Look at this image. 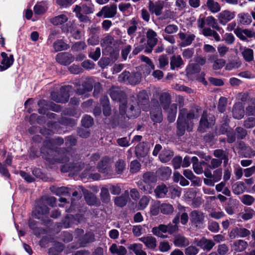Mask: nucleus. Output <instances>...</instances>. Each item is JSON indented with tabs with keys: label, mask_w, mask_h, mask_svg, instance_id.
<instances>
[{
	"label": "nucleus",
	"mask_w": 255,
	"mask_h": 255,
	"mask_svg": "<svg viewBox=\"0 0 255 255\" xmlns=\"http://www.w3.org/2000/svg\"><path fill=\"white\" fill-rule=\"evenodd\" d=\"M74 57L68 53L62 52L58 53L56 57V60L59 63L67 65L70 64L74 61Z\"/></svg>",
	"instance_id": "12"
},
{
	"label": "nucleus",
	"mask_w": 255,
	"mask_h": 255,
	"mask_svg": "<svg viewBox=\"0 0 255 255\" xmlns=\"http://www.w3.org/2000/svg\"><path fill=\"white\" fill-rule=\"evenodd\" d=\"M237 137L239 138L243 139L247 135V131L242 128H237L236 129Z\"/></svg>",
	"instance_id": "63"
},
{
	"label": "nucleus",
	"mask_w": 255,
	"mask_h": 255,
	"mask_svg": "<svg viewBox=\"0 0 255 255\" xmlns=\"http://www.w3.org/2000/svg\"><path fill=\"white\" fill-rule=\"evenodd\" d=\"M226 62L222 59L216 58L213 63V68L215 70H218L224 66Z\"/></svg>",
	"instance_id": "49"
},
{
	"label": "nucleus",
	"mask_w": 255,
	"mask_h": 255,
	"mask_svg": "<svg viewBox=\"0 0 255 255\" xmlns=\"http://www.w3.org/2000/svg\"><path fill=\"white\" fill-rule=\"evenodd\" d=\"M72 87L70 86L62 87L60 89V93L58 95L55 93L51 94L52 99L57 103H66L69 97V92L71 91Z\"/></svg>",
	"instance_id": "8"
},
{
	"label": "nucleus",
	"mask_w": 255,
	"mask_h": 255,
	"mask_svg": "<svg viewBox=\"0 0 255 255\" xmlns=\"http://www.w3.org/2000/svg\"><path fill=\"white\" fill-rule=\"evenodd\" d=\"M183 64V61L180 56H173L170 59V66L172 70L178 68Z\"/></svg>",
	"instance_id": "30"
},
{
	"label": "nucleus",
	"mask_w": 255,
	"mask_h": 255,
	"mask_svg": "<svg viewBox=\"0 0 255 255\" xmlns=\"http://www.w3.org/2000/svg\"><path fill=\"white\" fill-rule=\"evenodd\" d=\"M160 211L164 214H171L174 210V208L172 205L167 203H163L159 206Z\"/></svg>",
	"instance_id": "39"
},
{
	"label": "nucleus",
	"mask_w": 255,
	"mask_h": 255,
	"mask_svg": "<svg viewBox=\"0 0 255 255\" xmlns=\"http://www.w3.org/2000/svg\"><path fill=\"white\" fill-rule=\"evenodd\" d=\"M214 155L215 157L219 158L220 160H224L225 165L228 163V159L226 153L222 150L217 149L214 151Z\"/></svg>",
	"instance_id": "40"
},
{
	"label": "nucleus",
	"mask_w": 255,
	"mask_h": 255,
	"mask_svg": "<svg viewBox=\"0 0 255 255\" xmlns=\"http://www.w3.org/2000/svg\"><path fill=\"white\" fill-rule=\"evenodd\" d=\"M150 200L149 197L144 196L140 200L139 202L138 209L142 210L146 207Z\"/></svg>",
	"instance_id": "46"
},
{
	"label": "nucleus",
	"mask_w": 255,
	"mask_h": 255,
	"mask_svg": "<svg viewBox=\"0 0 255 255\" xmlns=\"http://www.w3.org/2000/svg\"><path fill=\"white\" fill-rule=\"evenodd\" d=\"M173 156V153L172 151L169 149H164L160 154L159 158L162 162H167L171 159Z\"/></svg>",
	"instance_id": "29"
},
{
	"label": "nucleus",
	"mask_w": 255,
	"mask_h": 255,
	"mask_svg": "<svg viewBox=\"0 0 255 255\" xmlns=\"http://www.w3.org/2000/svg\"><path fill=\"white\" fill-rule=\"evenodd\" d=\"M139 240L143 243L148 248L154 249L156 247V240L155 238L152 236L142 237Z\"/></svg>",
	"instance_id": "20"
},
{
	"label": "nucleus",
	"mask_w": 255,
	"mask_h": 255,
	"mask_svg": "<svg viewBox=\"0 0 255 255\" xmlns=\"http://www.w3.org/2000/svg\"><path fill=\"white\" fill-rule=\"evenodd\" d=\"M178 227L176 225L173 226L171 224L168 225H160L158 227H154L152 228V233L160 238H166L167 236L164 235V234L169 233L172 234L177 230Z\"/></svg>",
	"instance_id": "5"
},
{
	"label": "nucleus",
	"mask_w": 255,
	"mask_h": 255,
	"mask_svg": "<svg viewBox=\"0 0 255 255\" xmlns=\"http://www.w3.org/2000/svg\"><path fill=\"white\" fill-rule=\"evenodd\" d=\"M235 16L236 12L229 10H224L218 14L217 18L220 23L225 25L228 22L233 19Z\"/></svg>",
	"instance_id": "9"
},
{
	"label": "nucleus",
	"mask_w": 255,
	"mask_h": 255,
	"mask_svg": "<svg viewBox=\"0 0 255 255\" xmlns=\"http://www.w3.org/2000/svg\"><path fill=\"white\" fill-rule=\"evenodd\" d=\"M246 114L248 115H255V100L252 102L246 108Z\"/></svg>",
	"instance_id": "57"
},
{
	"label": "nucleus",
	"mask_w": 255,
	"mask_h": 255,
	"mask_svg": "<svg viewBox=\"0 0 255 255\" xmlns=\"http://www.w3.org/2000/svg\"><path fill=\"white\" fill-rule=\"evenodd\" d=\"M129 249L132 250L136 255H146L142 250V245L140 244H133L130 245Z\"/></svg>",
	"instance_id": "36"
},
{
	"label": "nucleus",
	"mask_w": 255,
	"mask_h": 255,
	"mask_svg": "<svg viewBox=\"0 0 255 255\" xmlns=\"http://www.w3.org/2000/svg\"><path fill=\"white\" fill-rule=\"evenodd\" d=\"M255 214V211L250 208H247L243 213L242 218L244 220H248L252 219Z\"/></svg>",
	"instance_id": "41"
},
{
	"label": "nucleus",
	"mask_w": 255,
	"mask_h": 255,
	"mask_svg": "<svg viewBox=\"0 0 255 255\" xmlns=\"http://www.w3.org/2000/svg\"><path fill=\"white\" fill-rule=\"evenodd\" d=\"M2 59L1 61L0 69L1 71H3L10 67L13 63V55H10L7 56V54L4 52L1 53Z\"/></svg>",
	"instance_id": "15"
},
{
	"label": "nucleus",
	"mask_w": 255,
	"mask_h": 255,
	"mask_svg": "<svg viewBox=\"0 0 255 255\" xmlns=\"http://www.w3.org/2000/svg\"><path fill=\"white\" fill-rule=\"evenodd\" d=\"M158 172L161 175L163 179L167 178L171 174V170L167 166L160 168Z\"/></svg>",
	"instance_id": "45"
},
{
	"label": "nucleus",
	"mask_w": 255,
	"mask_h": 255,
	"mask_svg": "<svg viewBox=\"0 0 255 255\" xmlns=\"http://www.w3.org/2000/svg\"><path fill=\"white\" fill-rule=\"evenodd\" d=\"M207 6L209 9L213 13H217L221 9L219 4L214 0H207Z\"/></svg>",
	"instance_id": "33"
},
{
	"label": "nucleus",
	"mask_w": 255,
	"mask_h": 255,
	"mask_svg": "<svg viewBox=\"0 0 255 255\" xmlns=\"http://www.w3.org/2000/svg\"><path fill=\"white\" fill-rule=\"evenodd\" d=\"M164 2L162 0H157L155 2L149 1L148 9L151 13L155 14L156 16L161 15L163 8Z\"/></svg>",
	"instance_id": "10"
},
{
	"label": "nucleus",
	"mask_w": 255,
	"mask_h": 255,
	"mask_svg": "<svg viewBox=\"0 0 255 255\" xmlns=\"http://www.w3.org/2000/svg\"><path fill=\"white\" fill-rule=\"evenodd\" d=\"M241 201L245 205H251L255 201V199L253 197L249 195H244L241 197Z\"/></svg>",
	"instance_id": "48"
},
{
	"label": "nucleus",
	"mask_w": 255,
	"mask_h": 255,
	"mask_svg": "<svg viewBox=\"0 0 255 255\" xmlns=\"http://www.w3.org/2000/svg\"><path fill=\"white\" fill-rule=\"evenodd\" d=\"M110 159L108 157H104L98 163L97 168L99 172L103 173H108L111 171L110 166Z\"/></svg>",
	"instance_id": "17"
},
{
	"label": "nucleus",
	"mask_w": 255,
	"mask_h": 255,
	"mask_svg": "<svg viewBox=\"0 0 255 255\" xmlns=\"http://www.w3.org/2000/svg\"><path fill=\"white\" fill-rule=\"evenodd\" d=\"M245 176L249 177L252 176L255 172V166L245 169L244 170Z\"/></svg>",
	"instance_id": "64"
},
{
	"label": "nucleus",
	"mask_w": 255,
	"mask_h": 255,
	"mask_svg": "<svg viewBox=\"0 0 255 255\" xmlns=\"http://www.w3.org/2000/svg\"><path fill=\"white\" fill-rule=\"evenodd\" d=\"M110 95L114 101L122 102L126 98L125 92L118 87H113L110 90Z\"/></svg>",
	"instance_id": "14"
},
{
	"label": "nucleus",
	"mask_w": 255,
	"mask_h": 255,
	"mask_svg": "<svg viewBox=\"0 0 255 255\" xmlns=\"http://www.w3.org/2000/svg\"><path fill=\"white\" fill-rule=\"evenodd\" d=\"M143 180L139 184V188L145 193H151L156 181L155 175L152 173L148 172L143 175Z\"/></svg>",
	"instance_id": "4"
},
{
	"label": "nucleus",
	"mask_w": 255,
	"mask_h": 255,
	"mask_svg": "<svg viewBox=\"0 0 255 255\" xmlns=\"http://www.w3.org/2000/svg\"><path fill=\"white\" fill-rule=\"evenodd\" d=\"M174 244L176 247L182 248L188 245L189 241L184 236L179 235L175 237Z\"/></svg>",
	"instance_id": "26"
},
{
	"label": "nucleus",
	"mask_w": 255,
	"mask_h": 255,
	"mask_svg": "<svg viewBox=\"0 0 255 255\" xmlns=\"http://www.w3.org/2000/svg\"><path fill=\"white\" fill-rule=\"evenodd\" d=\"M48 8V3L46 1L37 3L34 7V12L35 14L41 15L45 12Z\"/></svg>",
	"instance_id": "21"
},
{
	"label": "nucleus",
	"mask_w": 255,
	"mask_h": 255,
	"mask_svg": "<svg viewBox=\"0 0 255 255\" xmlns=\"http://www.w3.org/2000/svg\"><path fill=\"white\" fill-rule=\"evenodd\" d=\"M244 156L252 158L255 156V151L250 147H247L244 150Z\"/></svg>",
	"instance_id": "61"
},
{
	"label": "nucleus",
	"mask_w": 255,
	"mask_h": 255,
	"mask_svg": "<svg viewBox=\"0 0 255 255\" xmlns=\"http://www.w3.org/2000/svg\"><path fill=\"white\" fill-rule=\"evenodd\" d=\"M48 213L49 210L48 208L46 206H43L38 207L34 212V214L36 218L43 219L44 217H46Z\"/></svg>",
	"instance_id": "28"
},
{
	"label": "nucleus",
	"mask_w": 255,
	"mask_h": 255,
	"mask_svg": "<svg viewBox=\"0 0 255 255\" xmlns=\"http://www.w3.org/2000/svg\"><path fill=\"white\" fill-rule=\"evenodd\" d=\"M146 36L148 45L151 47H153L157 42L156 33L152 29H149L147 32Z\"/></svg>",
	"instance_id": "23"
},
{
	"label": "nucleus",
	"mask_w": 255,
	"mask_h": 255,
	"mask_svg": "<svg viewBox=\"0 0 255 255\" xmlns=\"http://www.w3.org/2000/svg\"><path fill=\"white\" fill-rule=\"evenodd\" d=\"M130 74L129 72L124 71L119 76V81L120 82H129V78Z\"/></svg>",
	"instance_id": "56"
},
{
	"label": "nucleus",
	"mask_w": 255,
	"mask_h": 255,
	"mask_svg": "<svg viewBox=\"0 0 255 255\" xmlns=\"http://www.w3.org/2000/svg\"><path fill=\"white\" fill-rule=\"evenodd\" d=\"M53 46L55 51L56 52L65 50L69 48L68 45L62 40H56L53 43Z\"/></svg>",
	"instance_id": "35"
},
{
	"label": "nucleus",
	"mask_w": 255,
	"mask_h": 255,
	"mask_svg": "<svg viewBox=\"0 0 255 255\" xmlns=\"http://www.w3.org/2000/svg\"><path fill=\"white\" fill-rule=\"evenodd\" d=\"M194 118L193 112L187 113V110L182 109L180 110L177 120V134L182 135L186 129L190 131L193 126L192 120Z\"/></svg>",
	"instance_id": "3"
},
{
	"label": "nucleus",
	"mask_w": 255,
	"mask_h": 255,
	"mask_svg": "<svg viewBox=\"0 0 255 255\" xmlns=\"http://www.w3.org/2000/svg\"><path fill=\"white\" fill-rule=\"evenodd\" d=\"M167 192L168 189L164 185L158 186L155 190V195L158 198L164 197Z\"/></svg>",
	"instance_id": "37"
},
{
	"label": "nucleus",
	"mask_w": 255,
	"mask_h": 255,
	"mask_svg": "<svg viewBox=\"0 0 255 255\" xmlns=\"http://www.w3.org/2000/svg\"><path fill=\"white\" fill-rule=\"evenodd\" d=\"M109 250L112 254L118 255H126L127 253L125 247L122 246H118L116 244H112Z\"/></svg>",
	"instance_id": "22"
},
{
	"label": "nucleus",
	"mask_w": 255,
	"mask_h": 255,
	"mask_svg": "<svg viewBox=\"0 0 255 255\" xmlns=\"http://www.w3.org/2000/svg\"><path fill=\"white\" fill-rule=\"evenodd\" d=\"M93 124V120L91 117L86 115L82 120V126L86 128L90 127Z\"/></svg>",
	"instance_id": "47"
},
{
	"label": "nucleus",
	"mask_w": 255,
	"mask_h": 255,
	"mask_svg": "<svg viewBox=\"0 0 255 255\" xmlns=\"http://www.w3.org/2000/svg\"><path fill=\"white\" fill-rule=\"evenodd\" d=\"M137 28V22L135 19L132 18L128 23V27L127 29V33L131 37H133L134 33Z\"/></svg>",
	"instance_id": "34"
},
{
	"label": "nucleus",
	"mask_w": 255,
	"mask_h": 255,
	"mask_svg": "<svg viewBox=\"0 0 255 255\" xmlns=\"http://www.w3.org/2000/svg\"><path fill=\"white\" fill-rule=\"evenodd\" d=\"M204 219L205 215L201 211L194 210L190 214L191 226L197 229H202L205 227Z\"/></svg>",
	"instance_id": "6"
},
{
	"label": "nucleus",
	"mask_w": 255,
	"mask_h": 255,
	"mask_svg": "<svg viewBox=\"0 0 255 255\" xmlns=\"http://www.w3.org/2000/svg\"><path fill=\"white\" fill-rule=\"evenodd\" d=\"M141 77V75L138 73L130 75L128 83L131 85H135L140 82Z\"/></svg>",
	"instance_id": "43"
},
{
	"label": "nucleus",
	"mask_w": 255,
	"mask_h": 255,
	"mask_svg": "<svg viewBox=\"0 0 255 255\" xmlns=\"http://www.w3.org/2000/svg\"><path fill=\"white\" fill-rule=\"evenodd\" d=\"M242 54L245 59L247 61H250L253 59L254 52L251 49L246 48L244 49Z\"/></svg>",
	"instance_id": "42"
},
{
	"label": "nucleus",
	"mask_w": 255,
	"mask_h": 255,
	"mask_svg": "<svg viewBox=\"0 0 255 255\" xmlns=\"http://www.w3.org/2000/svg\"><path fill=\"white\" fill-rule=\"evenodd\" d=\"M170 101L168 95L163 93L161 95L160 98V105L157 102H152L150 117L153 122L160 123L162 120L161 107L167 113L168 121L170 122H173L175 121L177 110V105L176 104H170Z\"/></svg>",
	"instance_id": "1"
},
{
	"label": "nucleus",
	"mask_w": 255,
	"mask_h": 255,
	"mask_svg": "<svg viewBox=\"0 0 255 255\" xmlns=\"http://www.w3.org/2000/svg\"><path fill=\"white\" fill-rule=\"evenodd\" d=\"M104 11H105V18L113 17L117 13V5L113 4L110 6H105L104 7Z\"/></svg>",
	"instance_id": "27"
},
{
	"label": "nucleus",
	"mask_w": 255,
	"mask_h": 255,
	"mask_svg": "<svg viewBox=\"0 0 255 255\" xmlns=\"http://www.w3.org/2000/svg\"><path fill=\"white\" fill-rule=\"evenodd\" d=\"M137 105L136 104H128V106L122 104L120 105V112L122 115L126 113L129 118L137 117L140 113V109L146 111L148 105V97L146 92L144 90L140 91L137 95Z\"/></svg>",
	"instance_id": "2"
},
{
	"label": "nucleus",
	"mask_w": 255,
	"mask_h": 255,
	"mask_svg": "<svg viewBox=\"0 0 255 255\" xmlns=\"http://www.w3.org/2000/svg\"><path fill=\"white\" fill-rule=\"evenodd\" d=\"M240 21L243 23L249 24L251 22V17L248 13H241L238 14Z\"/></svg>",
	"instance_id": "53"
},
{
	"label": "nucleus",
	"mask_w": 255,
	"mask_h": 255,
	"mask_svg": "<svg viewBox=\"0 0 255 255\" xmlns=\"http://www.w3.org/2000/svg\"><path fill=\"white\" fill-rule=\"evenodd\" d=\"M244 126L246 128H251L255 127V118L249 117L244 121Z\"/></svg>",
	"instance_id": "52"
},
{
	"label": "nucleus",
	"mask_w": 255,
	"mask_h": 255,
	"mask_svg": "<svg viewBox=\"0 0 255 255\" xmlns=\"http://www.w3.org/2000/svg\"><path fill=\"white\" fill-rule=\"evenodd\" d=\"M129 192L128 190L125 191L124 193L115 199V204L119 207H124L125 206L129 200Z\"/></svg>",
	"instance_id": "19"
},
{
	"label": "nucleus",
	"mask_w": 255,
	"mask_h": 255,
	"mask_svg": "<svg viewBox=\"0 0 255 255\" xmlns=\"http://www.w3.org/2000/svg\"><path fill=\"white\" fill-rule=\"evenodd\" d=\"M140 168V163L136 160L133 161L130 163V169L132 173L137 172Z\"/></svg>",
	"instance_id": "55"
},
{
	"label": "nucleus",
	"mask_w": 255,
	"mask_h": 255,
	"mask_svg": "<svg viewBox=\"0 0 255 255\" xmlns=\"http://www.w3.org/2000/svg\"><path fill=\"white\" fill-rule=\"evenodd\" d=\"M179 38L183 40L182 45L187 46L190 45L194 40L195 36L193 34H186L182 32L178 34Z\"/></svg>",
	"instance_id": "25"
},
{
	"label": "nucleus",
	"mask_w": 255,
	"mask_h": 255,
	"mask_svg": "<svg viewBox=\"0 0 255 255\" xmlns=\"http://www.w3.org/2000/svg\"><path fill=\"white\" fill-rule=\"evenodd\" d=\"M159 249L161 252H166L170 249V246L167 242H162L159 244Z\"/></svg>",
	"instance_id": "60"
},
{
	"label": "nucleus",
	"mask_w": 255,
	"mask_h": 255,
	"mask_svg": "<svg viewBox=\"0 0 255 255\" xmlns=\"http://www.w3.org/2000/svg\"><path fill=\"white\" fill-rule=\"evenodd\" d=\"M206 24L211 26L213 28H215L218 30L220 32H221V31H223L222 28H221L218 24V23L215 19V18L212 16H208L206 18Z\"/></svg>",
	"instance_id": "32"
},
{
	"label": "nucleus",
	"mask_w": 255,
	"mask_h": 255,
	"mask_svg": "<svg viewBox=\"0 0 255 255\" xmlns=\"http://www.w3.org/2000/svg\"><path fill=\"white\" fill-rule=\"evenodd\" d=\"M101 55L100 48L99 47L96 48V50L94 52H90L89 53V57L94 60L95 61L97 60Z\"/></svg>",
	"instance_id": "58"
},
{
	"label": "nucleus",
	"mask_w": 255,
	"mask_h": 255,
	"mask_svg": "<svg viewBox=\"0 0 255 255\" xmlns=\"http://www.w3.org/2000/svg\"><path fill=\"white\" fill-rule=\"evenodd\" d=\"M178 30V27L175 24H169L166 26L164 29V31L168 34H173L176 33Z\"/></svg>",
	"instance_id": "54"
},
{
	"label": "nucleus",
	"mask_w": 255,
	"mask_h": 255,
	"mask_svg": "<svg viewBox=\"0 0 255 255\" xmlns=\"http://www.w3.org/2000/svg\"><path fill=\"white\" fill-rule=\"evenodd\" d=\"M215 123V117L212 116H208L207 113L204 112L200 120L199 129L201 131L202 129L209 128L214 125Z\"/></svg>",
	"instance_id": "11"
},
{
	"label": "nucleus",
	"mask_w": 255,
	"mask_h": 255,
	"mask_svg": "<svg viewBox=\"0 0 255 255\" xmlns=\"http://www.w3.org/2000/svg\"><path fill=\"white\" fill-rule=\"evenodd\" d=\"M244 116V107L242 103H236L233 107V116L235 119L240 120Z\"/></svg>",
	"instance_id": "18"
},
{
	"label": "nucleus",
	"mask_w": 255,
	"mask_h": 255,
	"mask_svg": "<svg viewBox=\"0 0 255 255\" xmlns=\"http://www.w3.org/2000/svg\"><path fill=\"white\" fill-rule=\"evenodd\" d=\"M68 19L67 16L62 14L51 19V22L55 25H61L66 22Z\"/></svg>",
	"instance_id": "31"
},
{
	"label": "nucleus",
	"mask_w": 255,
	"mask_h": 255,
	"mask_svg": "<svg viewBox=\"0 0 255 255\" xmlns=\"http://www.w3.org/2000/svg\"><path fill=\"white\" fill-rule=\"evenodd\" d=\"M198 253V249L195 246H191L185 250L187 255H196Z\"/></svg>",
	"instance_id": "59"
},
{
	"label": "nucleus",
	"mask_w": 255,
	"mask_h": 255,
	"mask_svg": "<svg viewBox=\"0 0 255 255\" xmlns=\"http://www.w3.org/2000/svg\"><path fill=\"white\" fill-rule=\"evenodd\" d=\"M248 246V243L246 242L239 240L234 243L232 248L236 252H241L245 250Z\"/></svg>",
	"instance_id": "24"
},
{
	"label": "nucleus",
	"mask_w": 255,
	"mask_h": 255,
	"mask_svg": "<svg viewBox=\"0 0 255 255\" xmlns=\"http://www.w3.org/2000/svg\"><path fill=\"white\" fill-rule=\"evenodd\" d=\"M95 168L91 167L88 170L86 171V175L85 177H88L89 179H92L94 180H98L100 179L101 177L99 173H92L91 171H94Z\"/></svg>",
	"instance_id": "44"
},
{
	"label": "nucleus",
	"mask_w": 255,
	"mask_h": 255,
	"mask_svg": "<svg viewBox=\"0 0 255 255\" xmlns=\"http://www.w3.org/2000/svg\"><path fill=\"white\" fill-rule=\"evenodd\" d=\"M245 190L244 183L242 182H238L233 186V191L236 194L243 193Z\"/></svg>",
	"instance_id": "38"
},
{
	"label": "nucleus",
	"mask_w": 255,
	"mask_h": 255,
	"mask_svg": "<svg viewBox=\"0 0 255 255\" xmlns=\"http://www.w3.org/2000/svg\"><path fill=\"white\" fill-rule=\"evenodd\" d=\"M227 103V99L225 97H221L218 105V110L221 112L223 113L225 110Z\"/></svg>",
	"instance_id": "51"
},
{
	"label": "nucleus",
	"mask_w": 255,
	"mask_h": 255,
	"mask_svg": "<svg viewBox=\"0 0 255 255\" xmlns=\"http://www.w3.org/2000/svg\"><path fill=\"white\" fill-rule=\"evenodd\" d=\"M125 167V164L124 161L119 160L117 162L116 164V169L118 173H121L124 169Z\"/></svg>",
	"instance_id": "62"
},
{
	"label": "nucleus",
	"mask_w": 255,
	"mask_h": 255,
	"mask_svg": "<svg viewBox=\"0 0 255 255\" xmlns=\"http://www.w3.org/2000/svg\"><path fill=\"white\" fill-rule=\"evenodd\" d=\"M101 196L104 202H108L110 200L109 190L106 188H103L101 191Z\"/></svg>",
	"instance_id": "50"
},
{
	"label": "nucleus",
	"mask_w": 255,
	"mask_h": 255,
	"mask_svg": "<svg viewBox=\"0 0 255 255\" xmlns=\"http://www.w3.org/2000/svg\"><path fill=\"white\" fill-rule=\"evenodd\" d=\"M73 11L75 12L76 16L81 21H88L89 19L86 15H82L81 12H82L85 14H89L93 13L94 11V6L91 4L89 6H87L85 4H83L82 6L76 5L73 10Z\"/></svg>",
	"instance_id": "7"
},
{
	"label": "nucleus",
	"mask_w": 255,
	"mask_h": 255,
	"mask_svg": "<svg viewBox=\"0 0 255 255\" xmlns=\"http://www.w3.org/2000/svg\"><path fill=\"white\" fill-rule=\"evenodd\" d=\"M250 234V232L248 230L245 228L236 227L231 230L229 236L231 239H234L237 237H245Z\"/></svg>",
	"instance_id": "13"
},
{
	"label": "nucleus",
	"mask_w": 255,
	"mask_h": 255,
	"mask_svg": "<svg viewBox=\"0 0 255 255\" xmlns=\"http://www.w3.org/2000/svg\"><path fill=\"white\" fill-rule=\"evenodd\" d=\"M196 244L204 251H209L214 246V243L211 240L203 238L200 240H196Z\"/></svg>",
	"instance_id": "16"
}]
</instances>
